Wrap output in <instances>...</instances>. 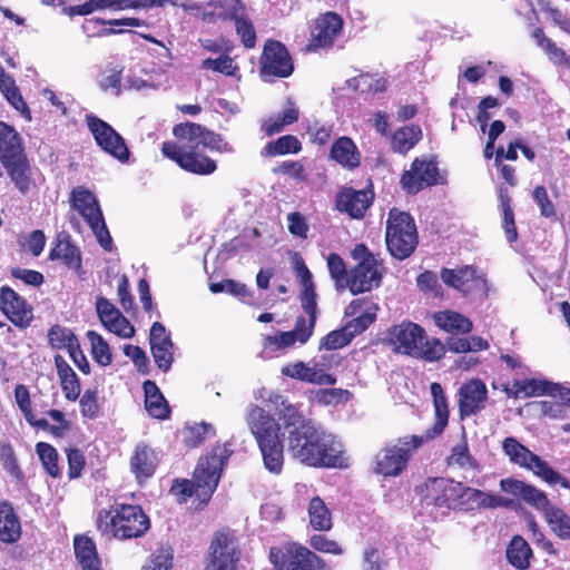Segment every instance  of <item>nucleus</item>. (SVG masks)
I'll return each instance as SVG.
<instances>
[{"label":"nucleus","mask_w":570,"mask_h":570,"mask_svg":"<svg viewBox=\"0 0 570 570\" xmlns=\"http://www.w3.org/2000/svg\"><path fill=\"white\" fill-rule=\"evenodd\" d=\"M285 415L288 431V452L293 459L308 466L338 468L348 466V458L340 440L305 422L294 407H287Z\"/></svg>","instance_id":"obj_1"},{"label":"nucleus","mask_w":570,"mask_h":570,"mask_svg":"<svg viewBox=\"0 0 570 570\" xmlns=\"http://www.w3.org/2000/svg\"><path fill=\"white\" fill-rule=\"evenodd\" d=\"M245 419L257 442L264 468L273 474H281L284 465V448L279 438L278 423L256 404L248 405Z\"/></svg>","instance_id":"obj_2"},{"label":"nucleus","mask_w":570,"mask_h":570,"mask_svg":"<svg viewBox=\"0 0 570 570\" xmlns=\"http://www.w3.org/2000/svg\"><path fill=\"white\" fill-rule=\"evenodd\" d=\"M228 456L226 448L214 449L210 455L199 459L194 472V480H176L170 492L177 497L179 502H186L194 494L204 502L208 501L218 485Z\"/></svg>","instance_id":"obj_3"},{"label":"nucleus","mask_w":570,"mask_h":570,"mask_svg":"<svg viewBox=\"0 0 570 570\" xmlns=\"http://www.w3.org/2000/svg\"><path fill=\"white\" fill-rule=\"evenodd\" d=\"M387 343L396 353L438 361L444 355V346L438 338H428L425 331L412 322H402L390 328Z\"/></svg>","instance_id":"obj_4"},{"label":"nucleus","mask_w":570,"mask_h":570,"mask_svg":"<svg viewBox=\"0 0 570 570\" xmlns=\"http://www.w3.org/2000/svg\"><path fill=\"white\" fill-rule=\"evenodd\" d=\"M97 528L108 538L127 540L142 535L149 529V519L140 507L122 504L100 510Z\"/></svg>","instance_id":"obj_5"},{"label":"nucleus","mask_w":570,"mask_h":570,"mask_svg":"<svg viewBox=\"0 0 570 570\" xmlns=\"http://www.w3.org/2000/svg\"><path fill=\"white\" fill-rule=\"evenodd\" d=\"M186 11L206 22L217 20H234L238 36H255L254 26L245 18V8L240 0H209L206 3L186 2L183 4Z\"/></svg>","instance_id":"obj_6"},{"label":"nucleus","mask_w":570,"mask_h":570,"mask_svg":"<svg viewBox=\"0 0 570 570\" xmlns=\"http://www.w3.org/2000/svg\"><path fill=\"white\" fill-rule=\"evenodd\" d=\"M426 442L423 435H406L381 449L374 460V472L397 476L407 466L412 455Z\"/></svg>","instance_id":"obj_7"},{"label":"nucleus","mask_w":570,"mask_h":570,"mask_svg":"<svg viewBox=\"0 0 570 570\" xmlns=\"http://www.w3.org/2000/svg\"><path fill=\"white\" fill-rule=\"evenodd\" d=\"M386 246L397 259L409 257L417 245V232L410 214L392 208L389 213L385 233Z\"/></svg>","instance_id":"obj_8"},{"label":"nucleus","mask_w":570,"mask_h":570,"mask_svg":"<svg viewBox=\"0 0 570 570\" xmlns=\"http://www.w3.org/2000/svg\"><path fill=\"white\" fill-rule=\"evenodd\" d=\"M352 256L358 264L351 269L346 279V286L352 294L370 292L380 286L382 272L375 256L371 254L364 244H358L352 250Z\"/></svg>","instance_id":"obj_9"},{"label":"nucleus","mask_w":570,"mask_h":570,"mask_svg":"<svg viewBox=\"0 0 570 570\" xmlns=\"http://www.w3.org/2000/svg\"><path fill=\"white\" fill-rule=\"evenodd\" d=\"M269 560L275 570H331L317 554L295 542L273 547Z\"/></svg>","instance_id":"obj_10"},{"label":"nucleus","mask_w":570,"mask_h":570,"mask_svg":"<svg viewBox=\"0 0 570 570\" xmlns=\"http://www.w3.org/2000/svg\"><path fill=\"white\" fill-rule=\"evenodd\" d=\"M71 204L88 223L100 246L111 250L112 239L95 195L83 187H77L71 193Z\"/></svg>","instance_id":"obj_11"},{"label":"nucleus","mask_w":570,"mask_h":570,"mask_svg":"<svg viewBox=\"0 0 570 570\" xmlns=\"http://www.w3.org/2000/svg\"><path fill=\"white\" fill-rule=\"evenodd\" d=\"M85 120L97 146L102 151L121 164H127L129 161L130 150L127 142L112 126L94 114H87Z\"/></svg>","instance_id":"obj_12"},{"label":"nucleus","mask_w":570,"mask_h":570,"mask_svg":"<svg viewBox=\"0 0 570 570\" xmlns=\"http://www.w3.org/2000/svg\"><path fill=\"white\" fill-rule=\"evenodd\" d=\"M502 449L509 460L521 468L532 471L543 481H558L559 473L554 471L546 461L531 452L521 444L515 438H505L502 442Z\"/></svg>","instance_id":"obj_13"},{"label":"nucleus","mask_w":570,"mask_h":570,"mask_svg":"<svg viewBox=\"0 0 570 570\" xmlns=\"http://www.w3.org/2000/svg\"><path fill=\"white\" fill-rule=\"evenodd\" d=\"M442 282L463 295L484 294L487 279L484 275L473 266L458 268H442L440 273Z\"/></svg>","instance_id":"obj_14"},{"label":"nucleus","mask_w":570,"mask_h":570,"mask_svg":"<svg viewBox=\"0 0 570 570\" xmlns=\"http://www.w3.org/2000/svg\"><path fill=\"white\" fill-rule=\"evenodd\" d=\"M161 151L167 158L177 163L180 168L196 175H210L217 168L215 160L208 156L186 150L173 141H165Z\"/></svg>","instance_id":"obj_15"},{"label":"nucleus","mask_w":570,"mask_h":570,"mask_svg":"<svg viewBox=\"0 0 570 570\" xmlns=\"http://www.w3.org/2000/svg\"><path fill=\"white\" fill-rule=\"evenodd\" d=\"M261 63V75L265 80L272 77L285 78L293 72V63L286 48L273 39L265 43Z\"/></svg>","instance_id":"obj_16"},{"label":"nucleus","mask_w":570,"mask_h":570,"mask_svg":"<svg viewBox=\"0 0 570 570\" xmlns=\"http://www.w3.org/2000/svg\"><path fill=\"white\" fill-rule=\"evenodd\" d=\"M459 482L444 478L430 479L425 483L423 503L440 509L442 513L456 510Z\"/></svg>","instance_id":"obj_17"},{"label":"nucleus","mask_w":570,"mask_h":570,"mask_svg":"<svg viewBox=\"0 0 570 570\" xmlns=\"http://www.w3.org/2000/svg\"><path fill=\"white\" fill-rule=\"evenodd\" d=\"M238 559L239 553L234 535L219 532L212 541L205 570H236Z\"/></svg>","instance_id":"obj_18"},{"label":"nucleus","mask_w":570,"mask_h":570,"mask_svg":"<svg viewBox=\"0 0 570 570\" xmlns=\"http://www.w3.org/2000/svg\"><path fill=\"white\" fill-rule=\"evenodd\" d=\"M312 336V322L304 323V317L298 316L292 331L279 332L276 335H267L263 341V354L271 357L273 353L284 352L296 343L305 344Z\"/></svg>","instance_id":"obj_19"},{"label":"nucleus","mask_w":570,"mask_h":570,"mask_svg":"<svg viewBox=\"0 0 570 570\" xmlns=\"http://www.w3.org/2000/svg\"><path fill=\"white\" fill-rule=\"evenodd\" d=\"M456 510L473 511L478 509L507 508L511 500L498 494L465 487L459 482Z\"/></svg>","instance_id":"obj_20"},{"label":"nucleus","mask_w":570,"mask_h":570,"mask_svg":"<svg viewBox=\"0 0 570 570\" xmlns=\"http://www.w3.org/2000/svg\"><path fill=\"white\" fill-rule=\"evenodd\" d=\"M488 402V387L480 379L464 382L458 391V405L461 419L484 410Z\"/></svg>","instance_id":"obj_21"},{"label":"nucleus","mask_w":570,"mask_h":570,"mask_svg":"<svg viewBox=\"0 0 570 570\" xmlns=\"http://www.w3.org/2000/svg\"><path fill=\"white\" fill-rule=\"evenodd\" d=\"M438 176L435 163L415 159L411 168L403 173L400 183L405 191L416 194L424 187L438 184Z\"/></svg>","instance_id":"obj_22"},{"label":"nucleus","mask_w":570,"mask_h":570,"mask_svg":"<svg viewBox=\"0 0 570 570\" xmlns=\"http://www.w3.org/2000/svg\"><path fill=\"white\" fill-rule=\"evenodd\" d=\"M377 309L375 303L363 298L353 299L348 304L345 315L353 318L343 327L351 335V340L363 333L375 321Z\"/></svg>","instance_id":"obj_23"},{"label":"nucleus","mask_w":570,"mask_h":570,"mask_svg":"<svg viewBox=\"0 0 570 570\" xmlns=\"http://www.w3.org/2000/svg\"><path fill=\"white\" fill-rule=\"evenodd\" d=\"M281 373L291 379L316 385H334L336 382V379L326 373L323 365L316 361L286 364L282 367Z\"/></svg>","instance_id":"obj_24"},{"label":"nucleus","mask_w":570,"mask_h":570,"mask_svg":"<svg viewBox=\"0 0 570 570\" xmlns=\"http://www.w3.org/2000/svg\"><path fill=\"white\" fill-rule=\"evenodd\" d=\"M149 343L154 361L159 370L169 371L174 361V343L161 323L155 322L151 325Z\"/></svg>","instance_id":"obj_25"},{"label":"nucleus","mask_w":570,"mask_h":570,"mask_svg":"<svg viewBox=\"0 0 570 570\" xmlns=\"http://www.w3.org/2000/svg\"><path fill=\"white\" fill-rule=\"evenodd\" d=\"M500 488L503 492L522 499L543 514L552 507L543 491L534 488L533 485L527 484L523 481L511 478L503 479L500 481Z\"/></svg>","instance_id":"obj_26"},{"label":"nucleus","mask_w":570,"mask_h":570,"mask_svg":"<svg viewBox=\"0 0 570 570\" xmlns=\"http://www.w3.org/2000/svg\"><path fill=\"white\" fill-rule=\"evenodd\" d=\"M166 0H89L83 4L73 6L68 9L70 16H86L97 9H140L151 7H163Z\"/></svg>","instance_id":"obj_27"},{"label":"nucleus","mask_w":570,"mask_h":570,"mask_svg":"<svg viewBox=\"0 0 570 570\" xmlns=\"http://www.w3.org/2000/svg\"><path fill=\"white\" fill-rule=\"evenodd\" d=\"M0 309L17 326H29L32 312L28 308L23 298L7 286L0 288Z\"/></svg>","instance_id":"obj_28"},{"label":"nucleus","mask_w":570,"mask_h":570,"mask_svg":"<svg viewBox=\"0 0 570 570\" xmlns=\"http://www.w3.org/2000/svg\"><path fill=\"white\" fill-rule=\"evenodd\" d=\"M372 200V191L344 188L336 196V208L352 218L360 219L364 216Z\"/></svg>","instance_id":"obj_29"},{"label":"nucleus","mask_w":570,"mask_h":570,"mask_svg":"<svg viewBox=\"0 0 570 570\" xmlns=\"http://www.w3.org/2000/svg\"><path fill=\"white\" fill-rule=\"evenodd\" d=\"M561 385L550 382L546 379H524L513 381L510 395L514 397L524 396H541V395H556L561 393Z\"/></svg>","instance_id":"obj_30"},{"label":"nucleus","mask_w":570,"mask_h":570,"mask_svg":"<svg viewBox=\"0 0 570 570\" xmlns=\"http://www.w3.org/2000/svg\"><path fill=\"white\" fill-rule=\"evenodd\" d=\"M157 463L155 451L146 444H138L130 459V469L138 482L141 483L155 473Z\"/></svg>","instance_id":"obj_31"},{"label":"nucleus","mask_w":570,"mask_h":570,"mask_svg":"<svg viewBox=\"0 0 570 570\" xmlns=\"http://www.w3.org/2000/svg\"><path fill=\"white\" fill-rule=\"evenodd\" d=\"M51 261L60 259L69 268L79 271L81 268V255L76 245H73L69 236L59 235L55 247L49 253Z\"/></svg>","instance_id":"obj_32"},{"label":"nucleus","mask_w":570,"mask_h":570,"mask_svg":"<svg viewBox=\"0 0 570 570\" xmlns=\"http://www.w3.org/2000/svg\"><path fill=\"white\" fill-rule=\"evenodd\" d=\"M23 156L18 132L4 122H0V159L2 164Z\"/></svg>","instance_id":"obj_33"},{"label":"nucleus","mask_w":570,"mask_h":570,"mask_svg":"<svg viewBox=\"0 0 570 570\" xmlns=\"http://www.w3.org/2000/svg\"><path fill=\"white\" fill-rule=\"evenodd\" d=\"M331 157L346 168H355L360 165V153L348 137L338 138L331 148Z\"/></svg>","instance_id":"obj_34"},{"label":"nucleus","mask_w":570,"mask_h":570,"mask_svg":"<svg viewBox=\"0 0 570 570\" xmlns=\"http://www.w3.org/2000/svg\"><path fill=\"white\" fill-rule=\"evenodd\" d=\"M435 325L449 333H469L472 330V322L454 311H441L433 314Z\"/></svg>","instance_id":"obj_35"},{"label":"nucleus","mask_w":570,"mask_h":570,"mask_svg":"<svg viewBox=\"0 0 570 570\" xmlns=\"http://www.w3.org/2000/svg\"><path fill=\"white\" fill-rule=\"evenodd\" d=\"M55 365L57 367V373L60 379L65 396L70 401H76L81 392L77 374L60 355L55 357Z\"/></svg>","instance_id":"obj_36"},{"label":"nucleus","mask_w":570,"mask_h":570,"mask_svg":"<svg viewBox=\"0 0 570 570\" xmlns=\"http://www.w3.org/2000/svg\"><path fill=\"white\" fill-rule=\"evenodd\" d=\"M21 535V525L11 505L0 503V541L16 542Z\"/></svg>","instance_id":"obj_37"},{"label":"nucleus","mask_w":570,"mask_h":570,"mask_svg":"<svg viewBox=\"0 0 570 570\" xmlns=\"http://www.w3.org/2000/svg\"><path fill=\"white\" fill-rule=\"evenodd\" d=\"M144 391L147 412L155 419H166L169 414V407L158 386L151 381H146Z\"/></svg>","instance_id":"obj_38"},{"label":"nucleus","mask_w":570,"mask_h":570,"mask_svg":"<svg viewBox=\"0 0 570 570\" xmlns=\"http://www.w3.org/2000/svg\"><path fill=\"white\" fill-rule=\"evenodd\" d=\"M75 553L82 570H100L95 542L85 535H77L73 540Z\"/></svg>","instance_id":"obj_39"},{"label":"nucleus","mask_w":570,"mask_h":570,"mask_svg":"<svg viewBox=\"0 0 570 570\" xmlns=\"http://www.w3.org/2000/svg\"><path fill=\"white\" fill-rule=\"evenodd\" d=\"M3 166L16 187L22 194H27L30 190L32 181L29 175L30 168L24 155L4 163Z\"/></svg>","instance_id":"obj_40"},{"label":"nucleus","mask_w":570,"mask_h":570,"mask_svg":"<svg viewBox=\"0 0 570 570\" xmlns=\"http://www.w3.org/2000/svg\"><path fill=\"white\" fill-rule=\"evenodd\" d=\"M422 138V129L417 125H409L397 129L392 137V149L399 154H406Z\"/></svg>","instance_id":"obj_41"},{"label":"nucleus","mask_w":570,"mask_h":570,"mask_svg":"<svg viewBox=\"0 0 570 570\" xmlns=\"http://www.w3.org/2000/svg\"><path fill=\"white\" fill-rule=\"evenodd\" d=\"M308 519L311 527L316 531H328L332 528L331 511L320 497L311 499Z\"/></svg>","instance_id":"obj_42"},{"label":"nucleus","mask_w":570,"mask_h":570,"mask_svg":"<svg viewBox=\"0 0 570 570\" xmlns=\"http://www.w3.org/2000/svg\"><path fill=\"white\" fill-rule=\"evenodd\" d=\"M531 557L532 550L528 542L520 535L513 537L507 549L508 561L517 569H527Z\"/></svg>","instance_id":"obj_43"},{"label":"nucleus","mask_w":570,"mask_h":570,"mask_svg":"<svg viewBox=\"0 0 570 570\" xmlns=\"http://www.w3.org/2000/svg\"><path fill=\"white\" fill-rule=\"evenodd\" d=\"M551 531L562 540H570V517L560 508L552 505L544 513Z\"/></svg>","instance_id":"obj_44"},{"label":"nucleus","mask_w":570,"mask_h":570,"mask_svg":"<svg viewBox=\"0 0 570 570\" xmlns=\"http://www.w3.org/2000/svg\"><path fill=\"white\" fill-rule=\"evenodd\" d=\"M450 466H458L464 471H480V465L471 455L465 439L452 448L451 455L448 458Z\"/></svg>","instance_id":"obj_45"},{"label":"nucleus","mask_w":570,"mask_h":570,"mask_svg":"<svg viewBox=\"0 0 570 570\" xmlns=\"http://www.w3.org/2000/svg\"><path fill=\"white\" fill-rule=\"evenodd\" d=\"M342 27L343 19L341 16L328 11L314 20L311 36H336Z\"/></svg>","instance_id":"obj_46"},{"label":"nucleus","mask_w":570,"mask_h":570,"mask_svg":"<svg viewBox=\"0 0 570 570\" xmlns=\"http://www.w3.org/2000/svg\"><path fill=\"white\" fill-rule=\"evenodd\" d=\"M87 338L90 342L94 360L101 366H108L112 362L110 346L107 341L97 332L88 331Z\"/></svg>","instance_id":"obj_47"},{"label":"nucleus","mask_w":570,"mask_h":570,"mask_svg":"<svg viewBox=\"0 0 570 570\" xmlns=\"http://www.w3.org/2000/svg\"><path fill=\"white\" fill-rule=\"evenodd\" d=\"M302 149L301 141L293 135L282 136L278 139L268 142L263 150L265 156H277L286 154H297Z\"/></svg>","instance_id":"obj_48"},{"label":"nucleus","mask_w":570,"mask_h":570,"mask_svg":"<svg viewBox=\"0 0 570 570\" xmlns=\"http://www.w3.org/2000/svg\"><path fill=\"white\" fill-rule=\"evenodd\" d=\"M500 206L503 216V228L507 235V239L512 243L518 239V232L514 222V214L511 207V197L509 196L508 189H500L499 193Z\"/></svg>","instance_id":"obj_49"},{"label":"nucleus","mask_w":570,"mask_h":570,"mask_svg":"<svg viewBox=\"0 0 570 570\" xmlns=\"http://www.w3.org/2000/svg\"><path fill=\"white\" fill-rule=\"evenodd\" d=\"M121 72L122 67L108 66L99 76V87L106 92L109 91L112 95L118 96L124 87V83L121 82Z\"/></svg>","instance_id":"obj_50"},{"label":"nucleus","mask_w":570,"mask_h":570,"mask_svg":"<svg viewBox=\"0 0 570 570\" xmlns=\"http://www.w3.org/2000/svg\"><path fill=\"white\" fill-rule=\"evenodd\" d=\"M37 454L39 455V459L48 472L53 478H57L60 475V469L58 466L59 461V454L57 450L46 442H39L36 445Z\"/></svg>","instance_id":"obj_51"},{"label":"nucleus","mask_w":570,"mask_h":570,"mask_svg":"<svg viewBox=\"0 0 570 570\" xmlns=\"http://www.w3.org/2000/svg\"><path fill=\"white\" fill-rule=\"evenodd\" d=\"M433 405L435 411V423L433 428L426 431L425 435H423L426 441L441 434L449 420L448 401L445 396L433 399Z\"/></svg>","instance_id":"obj_52"},{"label":"nucleus","mask_w":570,"mask_h":570,"mask_svg":"<svg viewBox=\"0 0 570 570\" xmlns=\"http://www.w3.org/2000/svg\"><path fill=\"white\" fill-rule=\"evenodd\" d=\"M327 268L331 277L335 281L336 288L343 291L346 288L347 272L342 257L336 253H331L327 256Z\"/></svg>","instance_id":"obj_53"},{"label":"nucleus","mask_w":570,"mask_h":570,"mask_svg":"<svg viewBox=\"0 0 570 570\" xmlns=\"http://www.w3.org/2000/svg\"><path fill=\"white\" fill-rule=\"evenodd\" d=\"M209 432H213V426L209 423L202 422L187 426L184 430V442L188 448H196L205 441Z\"/></svg>","instance_id":"obj_54"},{"label":"nucleus","mask_w":570,"mask_h":570,"mask_svg":"<svg viewBox=\"0 0 570 570\" xmlns=\"http://www.w3.org/2000/svg\"><path fill=\"white\" fill-rule=\"evenodd\" d=\"M204 127L194 124V122H185V124H178L173 128V134L178 139L187 140L196 146H199Z\"/></svg>","instance_id":"obj_55"},{"label":"nucleus","mask_w":570,"mask_h":570,"mask_svg":"<svg viewBox=\"0 0 570 570\" xmlns=\"http://www.w3.org/2000/svg\"><path fill=\"white\" fill-rule=\"evenodd\" d=\"M202 69L213 70L225 76H234L235 71L237 70V66L234 63V60L229 56L224 55L216 59L208 58L203 60Z\"/></svg>","instance_id":"obj_56"},{"label":"nucleus","mask_w":570,"mask_h":570,"mask_svg":"<svg viewBox=\"0 0 570 570\" xmlns=\"http://www.w3.org/2000/svg\"><path fill=\"white\" fill-rule=\"evenodd\" d=\"M351 335L344 327L335 330L325 335L320 343V350H337L346 346L351 342Z\"/></svg>","instance_id":"obj_57"},{"label":"nucleus","mask_w":570,"mask_h":570,"mask_svg":"<svg viewBox=\"0 0 570 570\" xmlns=\"http://www.w3.org/2000/svg\"><path fill=\"white\" fill-rule=\"evenodd\" d=\"M539 4L548 18L559 27L560 31L570 33V19L563 12L552 7L549 0H539Z\"/></svg>","instance_id":"obj_58"},{"label":"nucleus","mask_w":570,"mask_h":570,"mask_svg":"<svg viewBox=\"0 0 570 570\" xmlns=\"http://www.w3.org/2000/svg\"><path fill=\"white\" fill-rule=\"evenodd\" d=\"M316 295L314 292V285L311 287H303L302 292V308L307 314V317H304V323H311L312 322V332L315 327L316 322Z\"/></svg>","instance_id":"obj_59"},{"label":"nucleus","mask_w":570,"mask_h":570,"mask_svg":"<svg viewBox=\"0 0 570 570\" xmlns=\"http://www.w3.org/2000/svg\"><path fill=\"white\" fill-rule=\"evenodd\" d=\"M538 46L548 55L549 59L556 65H567L569 57L550 38H538Z\"/></svg>","instance_id":"obj_60"},{"label":"nucleus","mask_w":570,"mask_h":570,"mask_svg":"<svg viewBox=\"0 0 570 570\" xmlns=\"http://www.w3.org/2000/svg\"><path fill=\"white\" fill-rule=\"evenodd\" d=\"M49 341L53 347H67L70 348V344H76L78 341L71 331L60 327L53 326L48 334Z\"/></svg>","instance_id":"obj_61"},{"label":"nucleus","mask_w":570,"mask_h":570,"mask_svg":"<svg viewBox=\"0 0 570 570\" xmlns=\"http://www.w3.org/2000/svg\"><path fill=\"white\" fill-rule=\"evenodd\" d=\"M104 327L122 338H131L135 335V327L122 314L112 318Z\"/></svg>","instance_id":"obj_62"},{"label":"nucleus","mask_w":570,"mask_h":570,"mask_svg":"<svg viewBox=\"0 0 570 570\" xmlns=\"http://www.w3.org/2000/svg\"><path fill=\"white\" fill-rule=\"evenodd\" d=\"M199 145L219 153H232L233 147L222 136L204 129Z\"/></svg>","instance_id":"obj_63"},{"label":"nucleus","mask_w":570,"mask_h":570,"mask_svg":"<svg viewBox=\"0 0 570 570\" xmlns=\"http://www.w3.org/2000/svg\"><path fill=\"white\" fill-rule=\"evenodd\" d=\"M0 461L6 471L12 475H18L20 472L19 464L13 451V448L8 442H0Z\"/></svg>","instance_id":"obj_64"}]
</instances>
